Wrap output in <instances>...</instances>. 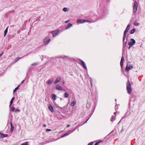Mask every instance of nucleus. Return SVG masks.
Here are the masks:
<instances>
[{
  "label": "nucleus",
  "mask_w": 145,
  "mask_h": 145,
  "mask_svg": "<svg viewBox=\"0 0 145 145\" xmlns=\"http://www.w3.org/2000/svg\"><path fill=\"white\" fill-rule=\"evenodd\" d=\"M64 83V82H63V83Z\"/></svg>",
  "instance_id": "69168bd1"
},
{
  "label": "nucleus",
  "mask_w": 145,
  "mask_h": 145,
  "mask_svg": "<svg viewBox=\"0 0 145 145\" xmlns=\"http://www.w3.org/2000/svg\"><path fill=\"white\" fill-rule=\"evenodd\" d=\"M76 129V128H74V129L71 130L70 131H68V132H69V133L70 134L71 133L73 132Z\"/></svg>",
  "instance_id": "7c9ffc66"
},
{
  "label": "nucleus",
  "mask_w": 145,
  "mask_h": 145,
  "mask_svg": "<svg viewBox=\"0 0 145 145\" xmlns=\"http://www.w3.org/2000/svg\"><path fill=\"white\" fill-rule=\"evenodd\" d=\"M42 56L43 57V58L44 56L43 55H42Z\"/></svg>",
  "instance_id": "bf43d9fd"
},
{
  "label": "nucleus",
  "mask_w": 145,
  "mask_h": 145,
  "mask_svg": "<svg viewBox=\"0 0 145 145\" xmlns=\"http://www.w3.org/2000/svg\"><path fill=\"white\" fill-rule=\"evenodd\" d=\"M37 64H38L37 63H34L32 64H31V65L32 66H34L37 65Z\"/></svg>",
  "instance_id": "58836bf2"
},
{
  "label": "nucleus",
  "mask_w": 145,
  "mask_h": 145,
  "mask_svg": "<svg viewBox=\"0 0 145 145\" xmlns=\"http://www.w3.org/2000/svg\"><path fill=\"white\" fill-rule=\"evenodd\" d=\"M127 113L125 114V116H127L128 115H127Z\"/></svg>",
  "instance_id": "4d7b16f0"
},
{
  "label": "nucleus",
  "mask_w": 145,
  "mask_h": 145,
  "mask_svg": "<svg viewBox=\"0 0 145 145\" xmlns=\"http://www.w3.org/2000/svg\"><path fill=\"white\" fill-rule=\"evenodd\" d=\"M69 10L68 9V8L66 7H64L63 8V10L64 12H67V11Z\"/></svg>",
  "instance_id": "473e14b6"
},
{
  "label": "nucleus",
  "mask_w": 145,
  "mask_h": 145,
  "mask_svg": "<svg viewBox=\"0 0 145 145\" xmlns=\"http://www.w3.org/2000/svg\"><path fill=\"white\" fill-rule=\"evenodd\" d=\"M20 111V110H19V109H16L15 110V112H19Z\"/></svg>",
  "instance_id": "37998d69"
},
{
  "label": "nucleus",
  "mask_w": 145,
  "mask_h": 145,
  "mask_svg": "<svg viewBox=\"0 0 145 145\" xmlns=\"http://www.w3.org/2000/svg\"><path fill=\"white\" fill-rule=\"evenodd\" d=\"M67 106H64L63 107H59V108L61 109L65 110Z\"/></svg>",
  "instance_id": "4c0bfd02"
},
{
  "label": "nucleus",
  "mask_w": 145,
  "mask_h": 145,
  "mask_svg": "<svg viewBox=\"0 0 145 145\" xmlns=\"http://www.w3.org/2000/svg\"><path fill=\"white\" fill-rule=\"evenodd\" d=\"M78 60L79 61V63L87 71V68L85 62L82 60L80 59H78Z\"/></svg>",
  "instance_id": "f03ea898"
},
{
  "label": "nucleus",
  "mask_w": 145,
  "mask_h": 145,
  "mask_svg": "<svg viewBox=\"0 0 145 145\" xmlns=\"http://www.w3.org/2000/svg\"><path fill=\"white\" fill-rule=\"evenodd\" d=\"M0 136H1V138H4L5 137H7L8 136V135L7 134H3L0 132Z\"/></svg>",
  "instance_id": "dca6fc26"
},
{
  "label": "nucleus",
  "mask_w": 145,
  "mask_h": 145,
  "mask_svg": "<svg viewBox=\"0 0 145 145\" xmlns=\"http://www.w3.org/2000/svg\"><path fill=\"white\" fill-rule=\"evenodd\" d=\"M49 110L52 112H54V109L53 108V106L51 105H50L48 107Z\"/></svg>",
  "instance_id": "9b49d317"
},
{
  "label": "nucleus",
  "mask_w": 145,
  "mask_h": 145,
  "mask_svg": "<svg viewBox=\"0 0 145 145\" xmlns=\"http://www.w3.org/2000/svg\"><path fill=\"white\" fill-rule=\"evenodd\" d=\"M94 142H91L89 143H88V145H93V144Z\"/></svg>",
  "instance_id": "ea45409f"
},
{
  "label": "nucleus",
  "mask_w": 145,
  "mask_h": 145,
  "mask_svg": "<svg viewBox=\"0 0 145 145\" xmlns=\"http://www.w3.org/2000/svg\"><path fill=\"white\" fill-rule=\"evenodd\" d=\"M59 32L58 31H53L51 32V33L53 34V35L54 37L55 36L57 35Z\"/></svg>",
  "instance_id": "ddd939ff"
},
{
  "label": "nucleus",
  "mask_w": 145,
  "mask_h": 145,
  "mask_svg": "<svg viewBox=\"0 0 145 145\" xmlns=\"http://www.w3.org/2000/svg\"><path fill=\"white\" fill-rule=\"evenodd\" d=\"M69 95L68 93L67 92L65 93L64 94V96L65 98H68Z\"/></svg>",
  "instance_id": "bb28decb"
},
{
  "label": "nucleus",
  "mask_w": 145,
  "mask_h": 145,
  "mask_svg": "<svg viewBox=\"0 0 145 145\" xmlns=\"http://www.w3.org/2000/svg\"><path fill=\"white\" fill-rule=\"evenodd\" d=\"M52 82H53L52 81V80H49V81H48V82H47V84H52Z\"/></svg>",
  "instance_id": "c9c22d12"
},
{
  "label": "nucleus",
  "mask_w": 145,
  "mask_h": 145,
  "mask_svg": "<svg viewBox=\"0 0 145 145\" xmlns=\"http://www.w3.org/2000/svg\"><path fill=\"white\" fill-rule=\"evenodd\" d=\"M124 118V117H123L121 119V120L120 121H119V122H118V123H120L121 121V120H122Z\"/></svg>",
  "instance_id": "8fccbe9b"
},
{
  "label": "nucleus",
  "mask_w": 145,
  "mask_h": 145,
  "mask_svg": "<svg viewBox=\"0 0 145 145\" xmlns=\"http://www.w3.org/2000/svg\"><path fill=\"white\" fill-rule=\"evenodd\" d=\"M133 67V66L131 64H129V66L127 64L125 69V71L128 72L130 69H131Z\"/></svg>",
  "instance_id": "6e6552de"
},
{
  "label": "nucleus",
  "mask_w": 145,
  "mask_h": 145,
  "mask_svg": "<svg viewBox=\"0 0 145 145\" xmlns=\"http://www.w3.org/2000/svg\"><path fill=\"white\" fill-rule=\"evenodd\" d=\"M139 24V23L138 22H136V21L134 22V25L135 26H137V25H138Z\"/></svg>",
  "instance_id": "72a5a7b5"
},
{
  "label": "nucleus",
  "mask_w": 145,
  "mask_h": 145,
  "mask_svg": "<svg viewBox=\"0 0 145 145\" xmlns=\"http://www.w3.org/2000/svg\"><path fill=\"white\" fill-rule=\"evenodd\" d=\"M70 126V125H67V127H69Z\"/></svg>",
  "instance_id": "3c124183"
},
{
  "label": "nucleus",
  "mask_w": 145,
  "mask_h": 145,
  "mask_svg": "<svg viewBox=\"0 0 145 145\" xmlns=\"http://www.w3.org/2000/svg\"><path fill=\"white\" fill-rule=\"evenodd\" d=\"M43 127H46V125H45V124H44V125H43Z\"/></svg>",
  "instance_id": "6e6d98bb"
},
{
  "label": "nucleus",
  "mask_w": 145,
  "mask_h": 145,
  "mask_svg": "<svg viewBox=\"0 0 145 145\" xmlns=\"http://www.w3.org/2000/svg\"><path fill=\"white\" fill-rule=\"evenodd\" d=\"M51 40L48 37H46L44 40V42L45 45H47L50 42Z\"/></svg>",
  "instance_id": "423d86ee"
},
{
  "label": "nucleus",
  "mask_w": 145,
  "mask_h": 145,
  "mask_svg": "<svg viewBox=\"0 0 145 145\" xmlns=\"http://www.w3.org/2000/svg\"><path fill=\"white\" fill-rule=\"evenodd\" d=\"M126 40H127V37L126 39Z\"/></svg>",
  "instance_id": "0e129e2a"
},
{
  "label": "nucleus",
  "mask_w": 145,
  "mask_h": 145,
  "mask_svg": "<svg viewBox=\"0 0 145 145\" xmlns=\"http://www.w3.org/2000/svg\"><path fill=\"white\" fill-rule=\"evenodd\" d=\"M14 97H13L11 99L9 105V107H10L11 105L12 104L14 100Z\"/></svg>",
  "instance_id": "aec40b11"
},
{
  "label": "nucleus",
  "mask_w": 145,
  "mask_h": 145,
  "mask_svg": "<svg viewBox=\"0 0 145 145\" xmlns=\"http://www.w3.org/2000/svg\"><path fill=\"white\" fill-rule=\"evenodd\" d=\"M138 3L136 1H135L134 4L133 5V7H138Z\"/></svg>",
  "instance_id": "b1692460"
},
{
  "label": "nucleus",
  "mask_w": 145,
  "mask_h": 145,
  "mask_svg": "<svg viewBox=\"0 0 145 145\" xmlns=\"http://www.w3.org/2000/svg\"><path fill=\"white\" fill-rule=\"evenodd\" d=\"M65 56V57H67V56Z\"/></svg>",
  "instance_id": "680f3d73"
},
{
  "label": "nucleus",
  "mask_w": 145,
  "mask_h": 145,
  "mask_svg": "<svg viewBox=\"0 0 145 145\" xmlns=\"http://www.w3.org/2000/svg\"><path fill=\"white\" fill-rule=\"evenodd\" d=\"M115 101H116H116H117L116 99H115Z\"/></svg>",
  "instance_id": "e2e57ef3"
},
{
  "label": "nucleus",
  "mask_w": 145,
  "mask_h": 145,
  "mask_svg": "<svg viewBox=\"0 0 145 145\" xmlns=\"http://www.w3.org/2000/svg\"><path fill=\"white\" fill-rule=\"evenodd\" d=\"M56 89L59 90H63V89L58 84H57L56 86Z\"/></svg>",
  "instance_id": "f8f14e48"
},
{
  "label": "nucleus",
  "mask_w": 145,
  "mask_h": 145,
  "mask_svg": "<svg viewBox=\"0 0 145 145\" xmlns=\"http://www.w3.org/2000/svg\"><path fill=\"white\" fill-rule=\"evenodd\" d=\"M3 53H4V52H3L1 54H0V57L1 56H2V54H3Z\"/></svg>",
  "instance_id": "49530a36"
},
{
  "label": "nucleus",
  "mask_w": 145,
  "mask_h": 145,
  "mask_svg": "<svg viewBox=\"0 0 145 145\" xmlns=\"http://www.w3.org/2000/svg\"><path fill=\"white\" fill-rule=\"evenodd\" d=\"M51 131V130L50 129H46V131Z\"/></svg>",
  "instance_id": "c03bdc74"
},
{
  "label": "nucleus",
  "mask_w": 145,
  "mask_h": 145,
  "mask_svg": "<svg viewBox=\"0 0 145 145\" xmlns=\"http://www.w3.org/2000/svg\"><path fill=\"white\" fill-rule=\"evenodd\" d=\"M114 115H115V116H112L110 119V121L112 122L115 119V117L116 116V112H115L114 113Z\"/></svg>",
  "instance_id": "4468645a"
},
{
  "label": "nucleus",
  "mask_w": 145,
  "mask_h": 145,
  "mask_svg": "<svg viewBox=\"0 0 145 145\" xmlns=\"http://www.w3.org/2000/svg\"><path fill=\"white\" fill-rule=\"evenodd\" d=\"M60 100H61H61H62V99L61 98H60Z\"/></svg>",
  "instance_id": "13d9d810"
},
{
  "label": "nucleus",
  "mask_w": 145,
  "mask_h": 145,
  "mask_svg": "<svg viewBox=\"0 0 145 145\" xmlns=\"http://www.w3.org/2000/svg\"><path fill=\"white\" fill-rule=\"evenodd\" d=\"M15 110V108L14 107H12L11 108V110L10 111L14 112Z\"/></svg>",
  "instance_id": "2f4dec72"
},
{
  "label": "nucleus",
  "mask_w": 145,
  "mask_h": 145,
  "mask_svg": "<svg viewBox=\"0 0 145 145\" xmlns=\"http://www.w3.org/2000/svg\"><path fill=\"white\" fill-rule=\"evenodd\" d=\"M20 87V85H18L15 89L14 90L13 92V93H14L16 90H17Z\"/></svg>",
  "instance_id": "cd10ccee"
},
{
  "label": "nucleus",
  "mask_w": 145,
  "mask_h": 145,
  "mask_svg": "<svg viewBox=\"0 0 145 145\" xmlns=\"http://www.w3.org/2000/svg\"><path fill=\"white\" fill-rule=\"evenodd\" d=\"M10 126H11L10 131L11 132H12L14 130V127L12 125V123L11 122H10Z\"/></svg>",
  "instance_id": "f3484780"
},
{
  "label": "nucleus",
  "mask_w": 145,
  "mask_h": 145,
  "mask_svg": "<svg viewBox=\"0 0 145 145\" xmlns=\"http://www.w3.org/2000/svg\"><path fill=\"white\" fill-rule=\"evenodd\" d=\"M130 25L129 24H128L127 25L126 29L124 31L123 33L127 34V32H128L130 28Z\"/></svg>",
  "instance_id": "9d476101"
},
{
  "label": "nucleus",
  "mask_w": 145,
  "mask_h": 145,
  "mask_svg": "<svg viewBox=\"0 0 145 145\" xmlns=\"http://www.w3.org/2000/svg\"><path fill=\"white\" fill-rule=\"evenodd\" d=\"M20 58V57H17L16 59H15V62H16L17 61H18V60H19L20 59V58Z\"/></svg>",
  "instance_id": "a19ab883"
},
{
  "label": "nucleus",
  "mask_w": 145,
  "mask_h": 145,
  "mask_svg": "<svg viewBox=\"0 0 145 145\" xmlns=\"http://www.w3.org/2000/svg\"><path fill=\"white\" fill-rule=\"evenodd\" d=\"M103 142L102 140H99V141L97 142L98 143V144H99L100 143H101V142Z\"/></svg>",
  "instance_id": "79ce46f5"
},
{
  "label": "nucleus",
  "mask_w": 145,
  "mask_h": 145,
  "mask_svg": "<svg viewBox=\"0 0 145 145\" xmlns=\"http://www.w3.org/2000/svg\"><path fill=\"white\" fill-rule=\"evenodd\" d=\"M138 7H133V13H135L137 10Z\"/></svg>",
  "instance_id": "393cba45"
},
{
  "label": "nucleus",
  "mask_w": 145,
  "mask_h": 145,
  "mask_svg": "<svg viewBox=\"0 0 145 145\" xmlns=\"http://www.w3.org/2000/svg\"><path fill=\"white\" fill-rule=\"evenodd\" d=\"M129 45V46L128 48V49L129 50L130 49V48H131V47H132V46L130 45Z\"/></svg>",
  "instance_id": "a18cd8bd"
},
{
  "label": "nucleus",
  "mask_w": 145,
  "mask_h": 145,
  "mask_svg": "<svg viewBox=\"0 0 145 145\" xmlns=\"http://www.w3.org/2000/svg\"><path fill=\"white\" fill-rule=\"evenodd\" d=\"M90 118V117L88 118V119L87 120L83 123L84 124V123L86 122L89 119V118Z\"/></svg>",
  "instance_id": "603ef678"
},
{
  "label": "nucleus",
  "mask_w": 145,
  "mask_h": 145,
  "mask_svg": "<svg viewBox=\"0 0 145 145\" xmlns=\"http://www.w3.org/2000/svg\"><path fill=\"white\" fill-rule=\"evenodd\" d=\"M135 31V28H133L131 29L130 31V34H133Z\"/></svg>",
  "instance_id": "4be33fe9"
},
{
  "label": "nucleus",
  "mask_w": 145,
  "mask_h": 145,
  "mask_svg": "<svg viewBox=\"0 0 145 145\" xmlns=\"http://www.w3.org/2000/svg\"><path fill=\"white\" fill-rule=\"evenodd\" d=\"M24 80H23V81H22L21 82V84H23V83H24Z\"/></svg>",
  "instance_id": "09e8293b"
},
{
  "label": "nucleus",
  "mask_w": 145,
  "mask_h": 145,
  "mask_svg": "<svg viewBox=\"0 0 145 145\" xmlns=\"http://www.w3.org/2000/svg\"><path fill=\"white\" fill-rule=\"evenodd\" d=\"M52 99L54 100H55L56 99V98L57 97V96L56 95L54 94H52Z\"/></svg>",
  "instance_id": "412c9836"
},
{
  "label": "nucleus",
  "mask_w": 145,
  "mask_h": 145,
  "mask_svg": "<svg viewBox=\"0 0 145 145\" xmlns=\"http://www.w3.org/2000/svg\"><path fill=\"white\" fill-rule=\"evenodd\" d=\"M136 100V96L134 95H133L132 94V96L130 97V101L129 102V105L130 106V101H133L135 102Z\"/></svg>",
  "instance_id": "0eeeda50"
},
{
  "label": "nucleus",
  "mask_w": 145,
  "mask_h": 145,
  "mask_svg": "<svg viewBox=\"0 0 145 145\" xmlns=\"http://www.w3.org/2000/svg\"><path fill=\"white\" fill-rule=\"evenodd\" d=\"M69 20L66 21L65 22V23H68V22H69Z\"/></svg>",
  "instance_id": "864d4df0"
},
{
  "label": "nucleus",
  "mask_w": 145,
  "mask_h": 145,
  "mask_svg": "<svg viewBox=\"0 0 145 145\" xmlns=\"http://www.w3.org/2000/svg\"><path fill=\"white\" fill-rule=\"evenodd\" d=\"M72 25V24L71 23H69L67 25V26L65 27L66 29L69 28V27H71Z\"/></svg>",
  "instance_id": "6ab92c4d"
},
{
  "label": "nucleus",
  "mask_w": 145,
  "mask_h": 145,
  "mask_svg": "<svg viewBox=\"0 0 145 145\" xmlns=\"http://www.w3.org/2000/svg\"><path fill=\"white\" fill-rule=\"evenodd\" d=\"M115 109L116 110V109H117V105H116L115 106Z\"/></svg>",
  "instance_id": "de8ad7c7"
},
{
  "label": "nucleus",
  "mask_w": 145,
  "mask_h": 145,
  "mask_svg": "<svg viewBox=\"0 0 145 145\" xmlns=\"http://www.w3.org/2000/svg\"><path fill=\"white\" fill-rule=\"evenodd\" d=\"M127 34L123 33V42L124 43Z\"/></svg>",
  "instance_id": "a878e982"
},
{
  "label": "nucleus",
  "mask_w": 145,
  "mask_h": 145,
  "mask_svg": "<svg viewBox=\"0 0 145 145\" xmlns=\"http://www.w3.org/2000/svg\"><path fill=\"white\" fill-rule=\"evenodd\" d=\"M136 41L133 39H131L130 40V41L128 42V44L129 45H131L133 46L135 44Z\"/></svg>",
  "instance_id": "39448f33"
},
{
  "label": "nucleus",
  "mask_w": 145,
  "mask_h": 145,
  "mask_svg": "<svg viewBox=\"0 0 145 145\" xmlns=\"http://www.w3.org/2000/svg\"><path fill=\"white\" fill-rule=\"evenodd\" d=\"M108 13V10L107 8H105L104 11L101 14V16L102 19L103 18L104 16Z\"/></svg>",
  "instance_id": "7ed1b4c3"
},
{
  "label": "nucleus",
  "mask_w": 145,
  "mask_h": 145,
  "mask_svg": "<svg viewBox=\"0 0 145 145\" xmlns=\"http://www.w3.org/2000/svg\"><path fill=\"white\" fill-rule=\"evenodd\" d=\"M61 80V78H57L54 82V84H56L58 82H59Z\"/></svg>",
  "instance_id": "2eb2a0df"
},
{
  "label": "nucleus",
  "mask_w": 145,
  "mask_h": 145,
  "mask_svg": "<svg viewBox=\"0 0 145 145\" xmlns=\"http://www.w3.org/2000/svg\"><path fill=\"white\" fill-rule=\"evenodd\" d=\"M43 58H41V59H42V60H43Z\"/></svg>",
  "instance_id": "052dcab7"
},
{
  "label": "nucleus",
  "mask_w": 145,
  "mask_h": 145,
  "mask_svg": "<svg viewBox=\"0 0 145 145\" xmlns=\"http://www.w3.org/2000/svg\"><path fill=\"white\" fill-rule=\"evenodd\" d=\"M86 22H88L90 23L91 22L89 20H82L80 19H77V22L78 23L80 24Z\"/></svg>",
  "instance_id": "20e7f679"
},
{
  "label": "nucleus",
  "mask_w": 145,
  "mask_h": 145,
  "mask_svg": "<svg viewBox=\"0 0 145 145\" xmlns=\"http://www.w3.org/2000/svg\"><path fill=\"white\" fill-rule=\"evenodd\" d=\"M8 27H7L6 29L4 31V37H5V36L6 35L7 32H8Z\"/></svg>",
  "instance_id": "5701e85b"
},
{
  "label": "nucleus",
  "mask_w": 145,
  "mask_h": 145,
  "mask_svg": "<svg viewBox=\"0 0 145 145\" xmlns=\"http://www.w3.org/2000/svg\"><path fill=\"white\" fill-rule=\"evenodd\" d=\"M28 142H26L24 143H23L21 144L20 145H28Z\"/></svg>",
  "instance_id": "f704fd0d"
},
{
  "label": "nucleus",
  "mask_w": 145,
  "mask_h": 145,
  "mask_svg": "<svg viewBox=\"0 0 145 145\" xmlns=\"http://www.w3.org/2000/svg\"><path fill=\"white\" fill-rule=\"evenodd\" d=\"M76 104V102L74 101H73L71 103V105L72 106H73Z\"/></svg>",
  "instance_id": "c756f323"
},
{
  "label": "nucleus",
  "mask_w": 145,
  "mask_h": 145,
  "mask_svg": "<svg viewBox=\"0 0 145 145\" xmlns=\"http://www.w3.org/2000/svg\"><path fill=\"white\" fill-rule=\"evenodd\" d=\"M98 143L96 142L94 145H98Z\"/></svg>",
  "instance_id": "5fc2aeb1"
},
{
  "label": "nucleus",
  "mask_w": 145,
  "mask_h": 145,
  "mask_svg": "<svg viewBox=\"0 0 145 145\" xmlns=\"http://www.w3.org/2000/svg\"><path fill=\"white\" fill-rule=\"evenodd\" d=\"M125 61V60L124 58V57L123 56H122L121 59V61L120 62V65L121 66V69H122L123 67V63Z\"/></svg>",
  "instance_id": "1a4fd4ad"
},
{
  "label": "nucleus",
  "mask_w": 145,
  "mask_h": 145,
  "mask_svg": "<svg viewBox=\"0 0 145 145\" xmlns=\"http://www.w3.org/2000/svg\"><path fill=\"white\" fill-rule=\"evenodd\" d=\"M127 43V41H126L125 42H124L123 43V50L126 47Z\"/></svg>",
  "instance_id": "a211bd4d"
},
{
  "label": "nucleus",
  "mask_w": 145,
  "mask_h": 145,
  "mask_svg": "<svg viewBox=\"0 0 145 145\" xmlns=\"http://www.w3.org/2000/svg\"><path fill=\"white\" fill-rule=\"evenodd\" d=\"M69 134H70L69 132H67V133H65V134H64V135H62L61 137V138H62V137H63L65 136H66L68 135Z\"/></svg>",
  "instance_id": "c85d7f7f"
},
{
  "label": "nucleus",
  "mask_w": 145,
  "mask_h": 145,
  "mask_svg": "<svg viewBox=\"0 0 145 145\" xmlns=\"http://www.w3.org/2000/svg\"><path fill=\"white\" fill-rule=\"evenodd\" d=\"M127 87L126 89L127 93L128 94H130L132 91V88L131 87V84L129 80L127 81L126 84Z\"/></svg>",
  "instance_id": "f257e3e1"
},
{
  "label": "nucleus",
  "mask_w": 145,
  "mask_h": 145,
  "mask_svg": "<svg viewBox=\"0 0 145 145\" xmlns=\"http://www.w3.org/2000/svg\"><path fill=\"white\" fill-rule=\"evenodd\" d=\"M114 130H112L111 132L108 135H107L106 136V138H108L109 137V136L113 132H114Z\"/></svg>",
  "instance_id": "e433bc0d"
}]
</instances>
